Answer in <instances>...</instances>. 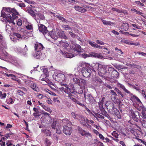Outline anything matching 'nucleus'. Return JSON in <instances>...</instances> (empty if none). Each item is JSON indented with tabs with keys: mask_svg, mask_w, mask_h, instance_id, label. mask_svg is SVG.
I'll return each instance as SVG.
<instances>
[{
	"mask_svg": "<svg viewBox=\"0 0 146 146\" xmlns=\"http://www.w3.org/2000/svg\"><path fill=\"white\" fill-rule=\"evenodd\" d=\"M19 15V13L16 9L10 7L3 8V11L1 13V16L5 19L6 22L12 23L14 25L15 24L14 20L18 18L17 15Z\"/></svg>",
	"mask_w": 146,
	"mask_h": 146,
	"instance_id": "1",
	"label": "nucleus"
},
{
	"mask_svg": "<svg viewBox=\"0 0 146 146\" xmlns=\"http://www.w3.org/2000/svg\"><path fill=\"white\" fill-rule=\"evenodd\" d=\"M129 112L132 119L136 122H140L141 115L137 111L134 110L132 109H129Z\"/></svg>",
	"mask_w": 146,
	"mask_h": 146,
	"instance_id": "2",
	"label": "nucleus"
},
{
	"mask_svg": "<svg viewBox=\"0 0 146 146\" xmlns=\"http://www.w3.org/2000/svg\"><path fill=\"white\" fill-rule=\"evenodd\" d=\"M78 120L82 125L86 127L87 129L91 128V126L89 124V121L87 118L85 117L83 115H81Z\"/></svg>",
	"mask_w": 146,
	"mask_h": 146,
	"instance_id": "3",
	"label": "nucleus"
},
{
	"mask_svg": "<svg viewBox=\"0 0 146 146\" xmlns=\"http://www.w3.org/2000/svg\"><path fill=\"white\" fill-rule=\"evenodd\" d=\"M25 82L26 84L30 86L34 91H38V87L36 86V84L33 82L28 80H26Z\"/></svg>",
	"mask_w": 146,
	"mask_h": 146,
	"instance_id": "4",
	"label": "nucleus"
},
{
	"mask_svg": "<svg viewBox=\"0 0 146 146\" xmlns=\"http://www.w3.org/2000/svg\"><path fill=\"white\" fill-rule=\"evenodd\" d=\"M76 130L78 131V133L82 135L83 136H85L87 137H92V135L90 133L83 129L81 127L77 126L76 128Z\"/></svg>",
	"mask_w": 146,
	"mask_h": 146,
	"instance_id": "5",
	"label": "nucleus"
},
{
	"mask_svg": "<svg viewBox=\"0 0 146 146\" xmlns=\"http://www.w3.org/2000/svg\"><path fill=\"white\" fill-rule=\"evenodd\" d=\"M92 71L90 69L85 68H83L81 70L82 75L85 77L87 78L90 77L91 75Z\"/></svg>",
	"mask_w": 146,
	"mask_h": 146,
	"instance_id": "6",
	"label": "nucleus"
},
{
	"mask_svg": "<svg viewBox=\"0 0 146 146\" xmlns=\"http://www.w3.org/2000/svg\"><path fill=\"white\" fill-rule=\"evenodd\" d=\"M38 27L39 31L44 35L48 34L49 31L47 30V28L44 25L41 24L38 25Z\"/></svg>",
	"mask_w": 146,
	"mask_h": 146,
	"instance_id": "7",
	"label": "nucleus"
},
{
	"mask_svg": "<svg viewBox=\"0 0 146 146\" xmlns=\"http://www.w3.org/2000/svg\"><path fill=\"white\" fill-rule=\"evenodd\" d=\"M127 93L129 94V96L130 97V100L132 101L133 102H137L139 103H141V100L137 97L131 93L130 91L129 93Z\"/></svg>",
	"mask_w": 146,
	"mask_h": 146,
	"instance_id": "8",
	"label": "nucleus"
},
{
	"mask_svg": "<svg viewBox=\"0 0 146 146\" xmlns=\"http://www.w3.org/2000/svg\"><path fill=\"white\" fill-rule=\"evenodd\" d=\"M106 105L107 106V109L109 112H113V111H114L115 109H116L114 108L113 104L111 102H108Z\"/></svg>",
	"mask_w": 146,
	"mask_h": 146,
	"instance_id": "9",
	"label": "nucleus"
},
{
	"mask_svg": "<svg viewBox=\"0 0 146 146\" xmlns=\"http://www.w3.org/2000/svg\"><path fill=\"white\" fill-rule=\"evenodd\" d=\"M63 132L66 135H70L72 132V128L71 127H68L65 125L63 126Z\"/></svg>",
	"mask_w": 146,
	"mask_h": 146,
	"instance_id": "10",
	"label": "nucleus"
},
{
	"mask_svg": "<svg viewBox=\"0 0 146 146\" xmlns=\"http://www.w3.org/2000/svg\"><path fill=\"white\" fill-rule=\"evenodd\" d=\"M129 24L127 23H125L123 24L119 28L120 30L119 31L121 32L122 33L125 34V32L127 31L129 29Z\"/></svg>",
	"mask_w": 146,
	"mask_h": 146,
	"instance_id": "11",
	"label": "nucleus"
},
{
	"mask_svg": "<svg viewBox=\"0 0 146 146\" xmlns=\"http://www.w3.org/2000/svg\"><path fill=\"white\" fill-rule=\"evenodd\" d=\"M65 76L63 74H58L56 75L55 79L58 82H61L65 79Z\"/></svg>",
	"mask_w": 146,
	"mask_h": 146,
	"instance_id": "12",
	"label": "nucleus"
},
{
	"mask_svg": "<svg viewBox=\"0 0 146 146\" xmlns=\"http://www.w3.org/2000/svg\"><path fill=\"white\" fill-rule=\"evenodd\" d=\"M114 90L117 92V96L120 98H124L126 94L125 93V92H123L120 91L118 89L115 88L114 89Z\"/></svg>",
	"mask_w": 146,
	"mask_h": 146,
	"instance_id": "13",
	"label": "nucleus"
},
{
	"mask_svg": "<svg viewBox=\"0 0 146 146\" xmlns=\"http://www.w3.org/2000/svg\"><path fill=\"white\" fill-rule=\"evenodd\" d=\"M107 69V66L104 65H102V66L101 67L99 68V69L98 71V73H100L101 74H105L106 72V69Z\"/></svg>",
	"mask_w": 146,
	"mask_h": 146,
	"instance_id": "14",
	"label": "nucleus"
},
{
	"mask_svg": "<svg viewBox=\"0 0 146 146\" xmlns=\"http://www.w3.org/2000/svg\"><path fill=\"white\" fill-rule=\"evenodd\" d=\"M57 35L58 37V36L61 39H67L68 38L63 31H59L57 33Z\"/></svg>",
	"mask_w": 146,
	"mask_h": 146,
	"instance_id": "15",
	"label": "nucleus"
},
{
	"mask_svg": "<svg viewBox=\"0 0 146 146\" xmlns=\"http://www.w3.org/2000/svg\"><path fill=\"white\" fill-rule=\"evenodd\" d=\"M34 48H35V50L41 51L43 50L44 47L41 44L36 42L35 44Z\"/></svg>",
	"mask_w": 146,
	"mask_h": 146,
	"instance_id": "16",
	"label": "nucleus"
},
{
	"mask_svg": "<svg viewBox=\"0 0 146 146\" xmlns=\"http://www.w3.org/2000/svg\"><path fill=\"white\" fill-rule=\"evenodd\" d=\"M111 10L114 11H116L120 13H123L125 14H126L127 13V11L126 10L122 9H117L115 8H112L111 9Z\"/></svg>",
	"mask_w": 146,
	"mask_h": 146,
	"instance_id": "17",
	"label": "nucleus"
},
{
	"mask_svg": "<svg viewBox=\"0 0 146 146\" xmlns=\"http://www.w3.org/2000/svg\"><path fill=\"white\" fill-rule=\"evenodd\" d=\"M103 99H104V98H103L102 100L98 104L99 106V109L101 111V114H102V113H104V112H106L103 106V102H104L103 101Z\"/></svg>",
	"mask_w": 146,
	"mask_h": 146,
	"instance_id": "18",
	"label": "nucleus"
},
{
	"mask_svg": "<svg viewBox=\"0 0 146 146\" xmlns=\"http://www.w3.org/2000/svg\"><path fill=\"white\" fill-rule=\"evenodd\" d=\"M74 8L76 11L81 12L82 13H84L87 11L86 9L78 6H76L74 7Z\"/></svg>",
	"mask_w": 146,
	"mask_h": 146,
	"instance_id": "19",
	"label": "nucleus"
},
{
	"mask_svg": "<svg viewBox=\"0 0 146 146\" xmlns=\"http://www.w3.org/2000/svg\"><path fill=\"white\" fill-rule=\"evenodd\" d=\"M117 86L118 87H119L123 90L125 93H129V91L127 89L123 84L120 83L119 82H117Z\"/></svg>",
	"mask_w": 146,
	"mask_h": 146,
	"instance_id": "20",
	"label": "nucleus"
},
{
	"mask_svg": "<svg viewBox=\"0 0 146 146\" xmlns=\"http://www.w3.org/2000/svg\"><path fill=\"white\" fill-rule=\"evenodd\" d=\"M47 35H50L52 38L55 40H57L58 38V35H57L56 33L53 31L48 32Z\"/></svg>",
	"mask_w": 146,
	"mask_h": 146,
	"instance_id": "21",
	"label": "nucleus"
},
{
	"mask_svg": "<svg viewBox=\"0 0 146 146\" xmlns=\"http://www.w3.org/2000/svg\"><path fill=\"white\" fill-rule=\"evenodd\" d=\"M59 43L61 46L64 47V48H66L67 47L69 46V44H68L66 41H63L61 40L60 41Z\"/></svg>",
	"mask_w": 146,
	"mask_h": 146,
	"instance_id": "22",
	"label": "nucleus"
},
{
	"mask_svg": "<svg viewBox=\"0 0 146 146\" xmlns=\"http://www.w3.org/2000/svg\"><path fill=\"white\" fill-rule=\"evenodd\" d=\"M58 18L59 19L61 20L63 22H66V23H67V22H70L71 24H72L73 25H72L73 26H75L76 25V24L75 22H72L68 21H67L64 18L62 17H58Z\"/></svg>",
	"mask_w": 146,
	"mask_h": 146,
	"instance_id": "23",
	"label": "nucleus"
},
{
	"mask_svg": "<svg viewBox=\"0 0 146 146\" xmlns=\"http://www.w3.org/2000/svg\"><path fill=\"white\" fill-rule=\"evenodd\" d=\"M94 81L96 84V86H100L102 84L103 82L102 80L98 77H96L94 79Z\"/></svg>",
	"mask_w": 146,
	"mask_h": 146,
	"instance_id": "24",
	"label": "nucleus"
},
{
	"mask_svg": "<svg viewBox=\"0 0 146 146\" xmlns=\"http://www.w3.org/2000/svg\"><path fill=\"white\" fill-rule=\"evenodd\" d=\"M35 52L33 54V55L35 58H40L41 55L42 54L41 51L39 50H36Z\"/></svg>",
	"mask_w": 146,
	"mask_h": 146,
	"instance_id": "25",
	"label": "nucleus"
},
{
	"mask_svg": "<svg viewBox=\"0 0 146 146\" xmlns=\"http://www.w3.org/2000/svg\"><path fill=\"white\" fill-rule=\"evenodd\" d=\"M102 66V64H100L98 63H96L95 64V65L93 66V71L96 72V71H98L100 67Z\"/></svg>",
	"mask_w": 146,
	"mask_h": 146,
	"instance_id": "26",
	"label": "nucleus"
},
{
	"mask_svg": "<svg viewBox=\"0 0 146 146\" xmlns=\"http://www.w3.org/2000/svg\"><path fill=\"white\" fill-rule=\"evenodd\" d=\"M90 55L92 56L98 58H103L104 56L102 55V54L100 53H97L94 52H92L90 54Z\"/></svg>",
	"mask_w": 146,
	"mask_h": 146,
	"instance_id": "27",
	"label": "nucleus"
},
{
	"mask_svg": "<svg viewBox=\"0 0 146 146\" xmlns=\"http://www.w3.org/2000/svg\"><path fill=\"white\" fill-rule=\"evenodd\" d=\"M39 110V108L38 107L34 108L33 109V110L35 112L33 113V115L35 117H36L37 116L38 117L40 116V115H39L40 113Z\"/></svg>",
	"mask_w": 146,
	"mask_h": 146,
	"instance_id": "28",
	"label": "nucleus"
},
{
	"mask_svg": "<svg viewBox=\"0 0 146 146\" xmlns=\"http://www.w3.org/2000/svg\"><path fill=\"white\" fill-rule=\"evenodd\" d=\"M87 99L91 104H93L95 102V100L92 96L90 94L87 95Z\"/></svg>",
	"mask_w": 146,
	"mask_h": 146,
	"instance_id": "29",
	"label": "nucleus"
},
{
	"mask_svg": "<svg viewBox=\"0 0 146 146\" xmlns=\"http://www.w3.org/2000/svg\"><path fill=\"white\" fill-rule=\"evenodd\" d=\"M112 113L114 114L118 119H121V116L119 110L117 109H115L114 111Z\"/></svg>",
	"mask_w": 146,
	"mask_h": 146,
	"instance_id": "30",
	"label": "nucleus"
},
{
	"mask_svg": "<svg viewBox=\"0 0 146 146\" xmlns=\"http://www.w3.org/2000/svg\"><path fill=\"white\" fill-rule=\"evenodd\" d=\"M61 52L63 55L65 56L66 58H72L73 57V55L70 53H68L67 52L65 53V52H63L62 51H61Z\"/></svg>",
	"mask_w": 146,
	"mask_h": 146,
	"instance_id": "31",
	"label": "nucleus"
},
{
	"mask_svg": "<svg viewBox=\"0 0 146 146\" xmlns=\"http://www.w3.org/2000/svg\"><path fill=\"white\" fill-rule=\"evenodd\" d=\"M119 73L115 70H113L112 72L111 76L114 78H117L118 77Z\"/></svg>",
	"mask_w": 146,
	"mask_h": 146,
	"instance_id": "32",
	"label": "nucleus"
},
{
	"mask_svg": "<svg viewBox=\"0 0 146 146\" xmlns=\"http://www.w3.org/2000/svg\"><path fill=\"white\" fill-rule=\"evenodd\" d=\"M72 48L74 51H77L78 52H81V46L78 44H76L75 47H72Z\"/></svg>",
	"mask_w": 146,
	"mask_h": 146,
	"instance_id": "33",
	"label": "nucleus"
},
{
	"mask_svg": "<svg viewBox=\"0 0 146 146\" xmlns=\"http://www.w3.org/2000/svg\"><path fill=\"white\" fill-rule=\"evenodd\" d=\"M71 115L73 118L75 119L78 120L81 115H80L76 113L75 112H72L71 113Z\"/></svg>",
	"mask_w": 146,
	"mask_h": 146,
	"instance_id": "34",
	"label": "nucleus"
},
{
	"mask_svg": "<svg viewBox=\"0 0 146 146\" xmlns=\"http://www.w3.org/2000/svg\"><path fill=\"white\" fill-rule=\"evenodd\" d=\"M141 114L140 116V122H142L143 120H146V112H141Z\"/></svg>",
	"mask_w": 146,
	"mask_h": 146,
	"instance_id": "35",
	"label": "nucleus"
},
{
	"mask_svg": "<svg viewBox=\"0 0 146 146\" xmlns=\"http://www.w3.org/2000/svg\"><path fill=\"white\" fill-rule=\"evenodd\" d=\"M103 115L105 116V117H107L110 120L111 122L113 121V119L108 114V113L106 112H104V113H102V114Z\"/></svg>",
	"mask_w": 146,
	"mask_h": 146,
	"instance_id": "36",
	"label": "nucleus"
},
{
	"mask_svg": "<svg viewBox=\"0 0 146 146\" xmlns=\"http://www.w3.org/2000/svg\"><path fill=\"white\" fill-rule=\"evenodd\" d=\"M73 80L75 84H77L78 85L80 86V80L76 78H74L73 79Z\"/></svg>",
	"mask_w": 146,
	"mask_h": 146,
	"instance_id": "37",
	"label": "nucleus"
},
{
	"mask_svg": "<svg viewBox=\"0 0 146 146\" xmlns=\"http://www.w3.org/2000/svg\"><path fill=\"white\" fill-rule=\"evenodd\" d=\"M62 27H63L64 30H71L72 31V28L69 26L68 25H63L62 26Z\"/></svg>",
	"mask_w": 146,
	"mask_h": 146,
	"instance_id": "38",
	"label": "nucleus"
},
{
	"mask_svg": "<svg viewBox=\"0 0 146 146\" xmlns=\"http://www.w3.org/2000/svg\"><path fill=\"white\" fill-rule=\"evenodd\" d=\"M101 20L103 24L104 25H110L111 24H113V23L110 21H106L102 19H101Z\"/></svg>",
	"mask_w": 146,
	"mask_h": 146,
	"instance_id": "39",
	"label": "nucleus"
},
{
	"mask_svg": "<svg viewBox=\"0 0 146 146\" xmlns=\"http://www.w3.org/2000/svg\"><path fill=\"white\" fill-rule=\"evenodd\" d=\"M87 42L92 47L95 48L96 44L95 42L93 41H92L90 40H88L87 41Z\"/></svg>",
	"mask_w": 146,
	"mask_h": 146,
	"instance_id": "40",
	"label": "nucleus"
},
{
	"mask_svg": "<svg viewBox=\"0 0 146 146\" xmlns=\"http://www.w3.org/2000/svg\"><path fill=\"white\" fill-rule=\"evenodd\" d=\"M68 97H69L72 101L76 103L78 101L76 98H74V96L72 95V94H70L68 96Z\"/></svg>",
	"mask_w": 146,
	"mask_h": 146,
	"instance_id": "41",
	"label": "nucleus"
},
{
	"mask_svg": "<svg viewBox=\"0 0 146 146\" xmlns=\"http://www.w3.org/2000/svg\"><path fill=\"white\" fill-rule=\"evenodd\" d=\"M119 109L121 111L124 110L125 108V106L121 102H120V104H119Z\"/></svg>",
	"mask_w": 146,
	"mask_h": 146,
	"instance_id": "42",
	"label": "nucleus"
},
{
	"mask_svg": "<svg viewBox=\"0 0 146 146\" xmlns=\"http://www.w3.org/2000/svg\"><path fill=\"white\" fill-rule=\"evenodd\" d=\"M28 12L34 18L36 17V13L33 10L30 9Z\"/></svg>",
	"mask_w": 146,
	"mask_h": 146,
	"instance_id": "43",
	"label": "nucleus"
},
{
	"mask_svg": "<svg viewBox=\"0 0 146 146\" xmlns=\"http://www.w3.org/2000/svg\"><path fill=\"white\" fill-rule=\"evenodd\" d=\"M13 36L14 37H16L17 39L18 38H22L21 35L20 34L16 33H13Z\"/></svg>",
	"mask_w": 146,
	"mask_h": 146,
	"instance_id": "44",
	"label": "nucleus"
},
{
	"mask_svg": "<svg viewBox=\"0 0 146 146\" xmlns=\"http://www.w3.org/2000/svg\"><path fill=\"white\" fill-rule=\"evenodd\" d=\"M17 94L18 95L21 96H23L25 94V93L20 90H18L17 91Z\"/></svg>",
	"mask_w": 146,
	"mask_h": 146,
	"instance_id": "45",
	"label": "nucleus"
},
{
	"mask_svg": "<svg viewBox=\"0 0 146 146\" xmlns=\"http://www.w3.org/2000/svg\"><path fill=\"white\" fill-rule=\"evenodd\" d=\"M64 86L66 88V89L65 90V91L64 92H65L66 93H67L68 94V95L70 94V92L69 90V89L68 88V86L66 84H64Z\"/></svg>",
	"mask_w": 146,
	"mask_h": 146,
	"instance_id": "46",
	"label": "nucleus"
},
{
	"mask_svg": "<svg viewBox=\"0 0 146 146\" xmlns=\"http://www.w3.org/2000/svg\"><path fill=\"white\" fill-rule=\"evenodd\" d=\"M111 135L116 138H118L119 136L118 133L115 131H113L111 133Z\"/></svg>",
	"mask_w": 146,
	"mask_h": 146,
	"instance_id": "47",
	"label": "nucleus"
},
{
	"mask_svg": "<svg viewBox=\"0 0 146 146\" xmlns=\"http://www.w3.org/2000/svg\"><path fill=\"white\" fill-rule=\"evenodd\" d=\"M40 80L42 81H45L47 83H48L49 84H50V81L47 78H46V76L44 77V78H40Z\"/></svg>",
	"mask_w": 146,
	"mask_h": 146,
	"instance_id": "48",
	"label": "nucleus"
},
{
	"mask_svg": "<svg viewBox=\"0 0 146 146\" xmlns=\"http://www.w3.org/2000/svg\"><path fill=\"white\" fill-rule=\"evenodd\" d=\"M57 123L56 121H53L52 125H51V127L53 129H56V124Z\"/></svg>",
	"mask_w": 146,
	"mask_h": 146,
	"instance_id": "49",
	"label": "nucleus"
},
{
	"mask_svg": "<svg viewBox=\"0 0 146 146\" xmlns=\"http://www.w3.org/2000/svg\"><path fill=\"white\" fill-rule=\"evenodd\" d=\"M12 141L8 140L7 141L6 145L7 146H13V145L12 144Z\"/></svg>",
	"mask_w": 146,
	"mask_h": 146,
	"instance_id": "50",
	"label": "nucleus"
},
{
	"mask_svg": "<svg viewBox=\"0 0 146 146\" xmlns=\"http://www.w3.org/2000/svg\"><path fill=\"white\" fill-rule=\"evenodd\" d=\"M140 43L138 42H134L133 41H130L129 45L137 46L139 45Z\"/></svg>",
	"mask_w": 146,
	"mask_h": 146,
	"instance_id": "51",
	"label": "nucleus"
},
{
	"mask_svg": "<svg viewBox=\"0 0 146 146\" xmlns=\"http://www.w3.org/2000/svg\"><path fill=\"white\" fill-rule=\"evenodd\" d=\"M26 29H27L31 30L33 29V27L32 25L31 24H29L28 25L26 26Z\"/></svg>",
	"mask_w": 146,
	"mask_h": 146,
	"instance_id": "52",
	"label": "nucleus"
},
{
	"mask_svg": "<svg viewBox=\"0 0 146 146\" xmlns=\"http://www.w3.org/2000/svg\"><path fill=\"white\" fill-rule=\"evenodd\" d=\"M80 83V86L82 85H85L86 83V81L84 79H81Z\"/></svg>",
	"mask_w": 146,
	"mask_h": 146,
	"instance_id": "53",
	"label": "nucleus"
},
{
	"mask_svg": "<svg viewBox=\"0 0 146 146\" xmlns=\"http://www.w3.org/2000/svg\"><path fill=\"white\" fill-rule=\"evenodd\" d=\"M86 66V64L84 62H82L79 63V66L83 67V68H85L84 67Z\"/></svg>",
	"mask_w": 146,
	"mask_h": 146,
	"instance_id": "54",
	"label": "nucleus"
},
{
	"mask_svg": "<svg viewBox=\"0 0 146 146\" xmlns=\"http://www.w3.org/2000/svg\"><path fill=\"white\" fill-rule=\"evenodd\" d=\"M46 91L47 92H48V93L50 95L54 96H56V94L55 93L49 90L48 89H46Z\"/></svg>",
	"mask_w": 146,
	"mask_h": 146,
	"instance_id": "55",
	"label": "nucleus"
},
{
	"mask_svg": "<svg viewBox=\"0 0 146 146\" xmlns=\"http://www.w3.org/2000/svg\"><path fill=\"white\" fill-rule=\"evenodd\" d=\"M13 134V133L11 132L10 133L6 134L5 135H4V136L6 137V139H8L10 137L11 135Z\"/></svg>",
	"mask_w": 146,
	"mask_h": 146,
	"instance_id": "56",
	"label": "nucleus"
},
{
	"mask_svg": "<svg viewBox=\"0 0 146 146\" xmlns=\"http://www.w3.org/2000/svg\"><path fill=\"white\" fill-rule=\"evenodd\" d=\"M17 25L19 26H21L22 24V20L20 19H18L17 23Z\"/></svg>",
	"mask_w": 146,
	"mask_h": 146,
	"instance_id": "57",
	"label": "nucleus"
},
{
	"mask_svg": "<svg viewBox=\"0 0 146 146\" xmlns=\"http://www.w3.org/2000/svg\"><path fill=\"white\" fill-rule=\"evenodd\" d=\"M76 103H77L78 104L80 105L81 106L84 108H86V106L85 104H82V103H80L78 101L77 102H76Z\"/></svg>",
	"mask_w": 146,
	"mask_h": 146,
	"instance_id": "58",
	"label": "nucleus"
},
{
	"mask_svg": "<svg viewBox=\"0 0 146 146\" xmlns=\"http://www.w3.org/2000/svg\"><path fill=\"white\" fill-rule=\"evenodd\" d=\"M45 142L47 146H50L51 144V143L47 139H46Z\"/></svg>",
	"mask_w": 146,
	"mask_h": 146,
	"instance_id": "59",
	"label": "nucleus"
},
{
	"mask_svg": "<svg viewBox=\"0 0 146 146\" xmlns=\"http://www.w3.org/2000/svg\"><path fill=\"white\" fill-rule=\"evenodd\" d=\"M68 32L69 33L72 37L74 38L76 36V34L71 32V31H68Z\"/></svg>",
	"mask_w": 146,
	"mask_h": 146,
	"instance_id": "60",
	"label": "nucleus"
},
{
	"mask_svg": "<svg viewBox=\"0 0 146 146\" xmlns=\"http://www.w3.org/2000/svg\"><path fill=\"white\" fill-rule=\"evenodd\" d=\"M0 95L2 96V98H5L6 96V94L5 93H4L3 94H2V92L0 91Z\"/></svg>",
	"mask_w": 146,
	"mask_h": 146,
	"instance_id": "61",
	"label": "nucleus"
},
{
	"mask_svg": "<svg viewBox=\"0 0 146 146\" xmlns=\"http://www.w3.org/2000/svg\"><path fill=\"white\" fill-rule=\"evenodd\" d=\"M96 42L97 43L102 45H104L105 44L102 41L100 40H96Z\"/></svg>",
	"mask_w": 146,
	"mask_h": 146,
	"instance_id": "62",
	"label": "nucleus"
},
{
	"mask_svg": "<svg viewBox=\"0 0 146 146\" xmlns=\"http://www.w3.org/2000/svg\"><path fill=\"white\" fill-rule=\"evenodd\" d=\"M143 125L145 128H146V120H143L142 122H140Z\"/></svg>",
	"mask_w": 146,
	"mask_h": 146,
	"instance_id": "63",
	"label": "nucleus"
},
{
	"mask_svg": "<svg viewBox=\"0 0 146 146\" xmlns=\"http://www.w3.org/2000/svg\"><path fill=\"white\" fill-rule=\"evenodd\" d=\"M46 111H48V112H50L51 111V110L50 109V108H48L45 105L44 106L43 108Z\"/></svg>",
	"mask_w": 146,
	"mask_h": 146,
	"instance_id": "64",
	"label": "nucleus"
}]
</instances>
